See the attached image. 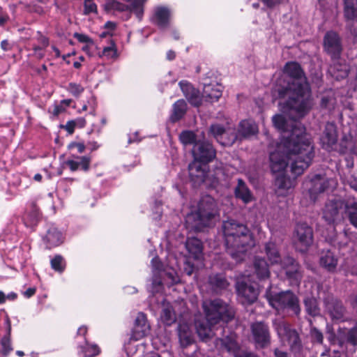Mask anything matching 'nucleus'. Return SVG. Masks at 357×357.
I'll use <instances>...</instances> for the list:
<instances>
[{
	"mask_svg": "<svg viewBox=\"0 0 357 357\" xmlns=\"http://www.w3.org/2000/svg\"><path fill=\"white\" fill-rule=\"evenodd\" d=\"M314 156V149L310 136L296 123L290 135L269 155L270 167L273 173H280L289 165L296 176L302 174Z\"/></svg>",
	"mask_w": 357,
	"mask_h": 357,
	"instance_id": "f257e3e1",
	"label": "nucleus"
},
{
	"mask_svg": "<svg viewBox=\"0 0 357 357\" xmlns=\"http://www.w3.org/2000/svg\"><path fill=\"white\" fill-rule=\"evenodd\" d=\"M284 73L285 75L276 80L273 96L286 98L282 105L284 111H294L303 117L311 108V89L307 77L301 65L294 61L285 64Z\"/></svg>",
	"mask_w": 357,
	"mask_h": 357,
	"instance_id": "f03ea898",
	"label": "nucleus"
},
{
	"mask_svg": "<svg viewBox=\"0 0 357 357\" xmlns=\"http://www.w3.org/2000/svg\"><path fill=\"white\" fill-rule=\"evenodd\" d=\"M222 230L227 253L236 262L243 261L255 245L253 234L246 225L233 219L224 221Z\"/></svg>",
	"mask_w": 357,
	"mask_h": 357,
	"instance_id": "7ed1b4c3",
	"label": "nucleus"
},
{
	"mask_svg": "<svg viewBox=\"0 0 357 357\" xmlns=\"http://www.w3.org/2000/svg\"><path fill=\"white\" fill-rule=\"evenodd\" d=\"M218 204L210 195L202 197L197 204V209L186 217V223L191 224L192 228L201 230L213 225L219 218Z\"/></svg>",
	"mask_w": 357,
	"mask_h": 357,
	"instance_id": "20e7f679",
	"label": "nucleus"
},
{
	"mask_svg": "<svg viewBox=\"0 0 357 357\" xmlns=\"http://www.w3.org/2000/svg\"><path fill=\"white\" fill-rule=\"evenodd\" d=\"M265 297L269 305L274 308L278 314L299 317L301 307L299 298L291 291H283L275 293L271 291V287L267 288Z\"/></svg>",
	"mask_w": 357,
	"mask_h": 357,
	"instance_id": "39448f33",
	"label": "nucleus"
},
{
	"mask_svg": "<svg viewBox=\"0 0 357 357\" xmlns=\"http://www.w3.org/2000/svg\"><path fill=\"white\" fill-rule=\"evenodd\" d=\"M202 307L206 319L210 325H215L220 321L228 322L234 317L233 307L220 298L204 301Z\"/></svg>",
	"mask_w": 357,
	"mask_h": 357,
	"instance_id": "423d86ee",
	"label": "nucleus"
},
{
	"mask_svg": "<svg viewBox=\"0 0 357 357\" xmlns=\"http://www.w3.org/2000/svg\"><path fill=\"white\" fill-rule=\"evenodd\" d=\"M209 133L223 146H231L238 140L236 128L229 123L211 124L209 127Z\"/></svg>",
	"mask_w": 357,
	"mask_h": 357,
	"instance_id": "0eeeda50",
	"label": "nucleus"
},
{
	"mask_svg": "<svg viewBox=\"0 0 357 357\" xmlns=\"http://www.w3.org/2000/svg\"><path fill=\"white\" fill-rule=\"evenodd\" d=\"M250 332L256 349H263L271 344V334L268 324L257 321L250 324Z\"/></svg>",
	"mask_w": 357,
	"mask_h": 357,
	"instance_id": "6e6552de",
	"label": "nucleus"
},
{
	"mask_svg": "<svg viewBox=\"0 0 357 357\" xmlns=\"http://www.w3.org/2000/svg\"><path fill=\"white\" fill-rule=\"evenodd\" d=\"M323 49L332 61H337L343 52L342 40L335 31H328L323 38Z\"/></svg>",
	"mask_w": 357,
	"mask_h": 357,
	"instance_id": "1a4fd4ad",
	"label": "nucleus"
},
{
	"mask_svg": "<svg viewBox=\"0 0 357 357\" xmlns=\"http://www.w3.org/2000/svg\"><path fill=\"white\" fill-rule=\"evenodd\" d=\"M293 241L301 252H305L313 243V229L306 222L296 225L293 234Z\"/></svg>",
	"mask_w": 357,
	"mask_h": 357,
	"instance_id": "9d476101",
	"label": "nucleus"
},
{
	"mask_svg": "<svg viewBox=\"0 0 357 357\" xmlns=\"http://www.w3.org/2000/svg\"><path fill=\"white\" fill-rule=\"evenodd\" d=\"M308 192L310 199L315 202L319 195L326 192L335 185V181L325 174H314L309 180Z\"/></svg>",
	"mask_w": 357,
	"mask_h": 357,
	"instance_id": "9b49d317",
	"label": "nucleus"
},
{
	"mask_svg": "<svg viewBox=\"0 0 357 357\" xmlns=\"http://www.w3.org/2000/svg\"><path fill=\"white\" fill-rule=\"evenodd\" d=\"M280 264L291 285L299 286L303 278L301 266L299 263L294 258L288 256L282 259Z\"/></svg>",
	"mask_w": 357,
	"mask_h": 357,
	"instance_id": "f8f14e48",
	"label": "nucleus"
},
{
	"mask_svg": "<svg viewBox=\"0 0 357 357\" xmlns=\"http://www.w3.org/2000/svg\"><path fill=\"white\" fill-rule=\"evenodd\" d=\"M346 202L341 199H331L326 202L323 209V218L328 223L340 221L345 211Z\"/></svg>",
	"mask_w": 357,
	"mask_h": 357,
	"instance_id": "ddd939ff",
	"label": "nucleus"
},
{
	"mask_svg": "<svg viewBox=\"0 0 357 357\" xmlns=\"http://www.w3.org/2000/svg\"><path fill=\"white\" fill-rule=\"evenodd\" d=\"M192 154L194 160L208 164L215 158L216 151L211 143L199 140L194 144Z\"/></svg>",
	"mask_w": 357,
	"mask_h": 357,
	"instance_id": "4468645a",
	"label": "nucleus"
},
{
	"mask_svg": "<svg viewBox=\"0 0 357 357\" xmlns=\"http://www.w3.org/2000/svg\"><path fill=\"white\" fill-rule=\"evenodd\" d=\"M324 305L326 313L333 320L343 319L346 309L342 301L328 294L324 298Z\"/></svg>",
	"mask_w": 357,
	"mask_h": 357,
	"instance_id": "2eb2a0df",
	"label": "nucleus"
},
{
	"mask_svg": "<svg viewBox=\"0 0 357 357\" xmlns=\"http://www.w3.org/2000/svg\"><path fill=\"white\" fill-rule=\"evenodd\" d=\"M321 147L327 151L335 149L337 142V131L335 123L327 122L319 138Z\"/></svg>",
	"mask_w": 357,
	"mask_h": 357,
	"instance_id": "dca6fc26",
	"label": "nucleus"
},
{
	"mask_svg": "<svg viewBox=\"0 0 357 357\" xmlns=\"http://www.w3.org/2000/svg\"><path fill=\"white\" fill-rule=\"evenodd\" d=\"M236 289L238 296L242 298L243 304H252L257 301L259 291L255 285L239 281L236 283Z\"/></svg>",
	"mask_w": 357,
	"mask_h": 357,
	"instance_id": "f3484780",
	"label": "nucleus"
},
{
	"mask_svg": "<svg viewBox=\"0 0 357 357\" xmlns=\"http://www.w3.org/2000/svg\"><path fill=\"white\" fill-rule=\"evenodd\" d=\"M208 164L194 160L188 165L189 176L191 181L197 185L206 181Z\"/></svg>",
	"mask_w": 357,
	"mask_h": 357,
	"instance_id": "a211bd4d",
	"label": "nucleus"
},
{
	"mask_svg": "<svg viewBox=\"0 0 357 357\" xmlns=\"http://www.w3.org/2000/svg\"><path fill=\"white\" fill-rule=\"evenodd\" d=\"M176 331L178 341L182 348H186L194 343V335L190 324L185 321H179Z\"/></svg>",
	"mask_w": 357,
	"mask_h": 357,
	"instance_id": "6ab92c4d",
	"label": "nucleus"
},
{
	"mask_svg": "<svg viewBox=\"0 0 357 357\" xmlns=\"http://www.w3.org/2000/svg\"><path fill=\"white\" fill-rule=\"evenodd\" d=\"M171 11L166 6H158L155 8L153 23L160 29L164 30L169 26Z\"/></svg>",
	"mask_w": 357,
	"mask_h": 357,
	"instance_id": "aec40b11",
	"label": "nucleus"
},
{
	"mask_svg": "<svg viewBox=\"0 0 357 357\" xmlns=\"http://www.w3.org/2000/svg\"><path fill=\"white\" fill-rule=\"evenodd\" d=\"M336 340L340 346L349 344L353 346L357 345V322L354 327L349 330L340 328L337 331Z\"/></svg>",
	"mask_w": 357,
	"mask_h": 357,
	"instance_id": "412c9836",
	"label": "nucleus"
},
{
	"mask_svg": "<svg viewBox=\"0 0 357 357\" xmlns=\"http://www.w3.org/2000/svg\"><path fill=\"white\" fill-rule=\"evenodd\" d=\"M238 140L250 137L256 135L258 132L257 124L251 120H242L236 130Z\"/></svg>",
	"mask_w": 357,
	"mask_h": 357,
	"instance_id": "4be33fe9",
	"label": "nucleus"
},
{
	"mask_svg": "<svg viewBox=\"0 0 357 357\" xmlns=\"http://www.w3.org/2000/svg\"><path fill=\"white\" fill-rule=\"evenodd\" d=\"M225 178V174L221 166L215 167L211 169H208V168L206 175V181H204V183L208 187L215 188Z\"/></svg>",
	"mask_w": 357,
	"mask_h": 357,
	"instance_id": "5701e85b",
	"label": "nucleus"
},
{
	"mask_svg": "<svg viewBox=\"0 0 357 357\" xmlns=\"http://www.w3.org/2000/svg\"><path fill=\"white\" fill-rule=\"evenodd\" d=\"M338 259L330 250H323L319 258L320 266L328 272L334 273L336 271Z\"/></svg>",
	"mask_w": 357,
	"mask_h": 357,
	"instance_id": "b1692460",
	"label": "nucleus"
},
{
	"mask_svg": "<svg viewBox=\"0 0 357 357\" xmlns=\"http://www.w3.org/2000/svg\"><path fill=\"white\" fill-rule=\"evenodd\" d=\"M222 96L221 86L212 83L204 82L202 98L206 101L215 102Z\"/></svg>",
	"mask_w": 357,
	"mask_h": 357,
	"instance_id": "393cba45",
	"label": "nucleus"
},
{
	"mask_svg": "<svg viewBox=\"0 0 357 357\" xmlns=\"http://www.w3.org/2000/svg\"><path fill=\"white\" fill-rule=\"evenodd\" d=\"M208 283L212 291L217 294L226 289L229 285L225 276L221 273L210 275Z\"/></svg>",
	"mask_w": 357,
	"mask_h": 357,
	"instance_id": "a878e982",
	"label": "nucleus"
},
{
	"mask_svg": "<svg viewBox=\"0 0 357 357\" xmlns=\"http://www.w3.org/2000/svg\"><path fill=\"white\" fill-rule=\"evenodd\" d=\"M185 248L188 253L195 259H200L203 256V244L197 238H188L185 242Z\"/></svg>",
	"mask_w": 357,
	"mask_h": 357,
	"instance_id": "bb28decb",
	"label": "nucleus"
},
{
	"mask_svg": "<svg viewBox=\"0 0 357 357\" xmlns=\"http://www.w3.org/2000/svg\"><path fill=\"white\" fill-rule=\"evenodd\" d=\"M255 273L257 277L260 280L268 279L270 276L269 266L264 258L256 257L253 263Z\"/></svg>",
	"mask_w": 357,
	"mask_h": 357,
	"instance_id": "cd10ccee",
	"label": "nucleus"
},
{
	"mask_svg": "<svg viewBox=\"0 0 357 357\" xmlns=\"http://www.w3.org/2000/svg\"><path fill=\"white\" fill-rule=\"evenodd\" d=\"M220 349L225 350L227 352L232 354L236 357V355L238 354L240 347L236 340V336L234 334L225 336V337L220 339Z\"/></svg>",
	"mask_w": 357,
	"mask_h": 357,
	"instance_id": "c85d7f7f",
	"label": "nucleus"
},
{
	"mask_svg": "<svg viewBox=\"0 0 357 357\" xmlns=\"http://www.w3.org/2000/svg\"><path fill=\"white\" fill-rule=\"evenodd\" d=\"M286 335L291 351L295 354L300 353L302 350L303 345L299 334L296 330L291 328L286 330Z\"/></svg>",
	"mask_w": 357,
	"mask_h": 357,
	"instance_id": "c756f323",
	"label": "nucleus"
},
{
	"mask_svg": "<svg viewBox=\"0 0 357 357\" xmlns=\"http://www.w3.org/2000/svg\"><path fill=\"white\" fill-rule=\"evenodd\" d=\"M188 105L183 99H180L174 102L172 112L169 117L172 123H176L183 119L187 112Z\"/></svg>",
	"mask_w": 357,
	"mask_h": 357,
	"instance_id": "7c9ffc66",
	"label": "nucleus"
},
{
	"mask_svg": "<svg viewBox=\"0 0 357 357\" xmlns=\"http://www.w3.org/2000/svg\"><path fill=\"white\" fill-rule=\"evenodd\" d=\"M265 253L271 264H280L283 259L281 258L278 245L275 243L269 241L265 243Z\"/></svg>",
	"mask_w": 357,
	"mask_h": 357,
	"instance_id": "2f4dec72",
	"label": "nucleus"
},
{
	"mask_svg": "<svg viewBox=\"0 0 357 357\" xmlns=\"http://www.w3.org/2000/svg\"><path fill=\"white\" fill-rule=\"evenodd\" d=\"M234 193L236 198L241 199L245 204L252 200L250 190L241 178L238 180V184L235 188Z\"/></svg>",
	"mask_w": 357,
	"mask_h": 357,
	"instance_id": "473e14b6",
	"label": "nucleus"
},
{
	"mask_svg": "<svg viewBox=\"0 0 357 357\" xmlns=\"http://www.w3.org/2000/svg\"><path fill=\"white\" fill-rule=\"evenodd\" d=\"M138 321H142V326H139L135 321V341L146 336L151 330L150 324H149L146 316L143 312L138 313Z\"/></svg>",
	"mask_w": 357,
	"mask_h": 357,
	"instance_id": "72a5a7b5",
	"label": "nucleus"
},
{
	"mask_svg": "<svg viewBox=\"0 0 357 357\" xmlns=\"http://www.w3.org/2000/svg\"><path fill=\"white\" fill-rule=\"evenodd\" d=\"M344 17L346 21L354 20L357 17V0H342Z\"/></svg>",
	"mask_w": 357,
	"mask_h": 357,
	"instance_id": "f704fd0d",
	"label": "nucleus"
},
{
	"mask_svg": "<svg viewBox=\"0 0 357 357\" xmlns=\"http://www.w3.org/2000/svg\"><path fill=\"white\" fill-rule=\"evenodd\" d=\"M160 319L162 323L166 326H171L176 321V314L172 305L170 303H163Z\"/></svg>",
	"mask_w": 357,
	"mask_h": 357,
	"instance_id": "c9c22d12",
	"label": "nucleus"
},
{
	"mask_svg": "<svg viewBox=\"0 0 357 357\" xmlns=\"http://www.w3.org/2000/svg\"><path fill=\"white\" fill-rule=\"evenodd\" d=\"M306 312L311 317H317L320 314V308L318 301L314 296H307L303 300Z\"/></svg>",
	"mask_w": 357,
	"mask_h": 357,
	"instance_id": "e433bc0d",
	"label": "nucleus"
},
{
	"mask_svg": "<svg viewBox=\"0 0 357 357\" xmlns=\"http://www.w3.org/2000/svg\"><path fill=\"white\" fill-rule=\"evenodd\" d=\"M77 159H79V161L68 160L65 162V165L73 172L77 170L79 167L84 171H87L89 169L91 158L88 156H82L77 158Z\"/></svg>",
	"mask_w": 357,
	"mask_h": 357,
	"instance_id": "4c0bfd02",
	"label": "nucleus"
},
{
	"mask_svg": "<svg viewBox=\"0 0 357 357\" xmlns=\"http://www.w3.org/2000/svg\"><path fill=\"white\" fill-rule=\"evenodd\" d=\"M46 240L50 247L59 245L63 241V236L56 228L50 229L46 235Z\"/></svg>",
	"mask_w": 357,
	"mask_h": 357,
	"instance_id": "58836bf2",
	"label": "nucleus"
},
{
	"mask_svg": "<svg viewBox=\"0 0 357 357\" xmlns=\"http://www.w3.org/2000/svg\"><path fill=\"white\" fill-rule=\"evenodd\" d=\"M344 213L349 222L357 228V202H347Z\"/></svg>",
	"mask_w": 357,
	"mask_h": 357,
	"instance_id": "ea45409f",
	"label": "nucleus"
},
{
	"mask_svg": "<svg viewBox=\"0 0 357 357\" xmlns=\"http://www.w3.org/2000/svg\"><path fill=\"white\" fill-rule=\"evenodd\" d=\"M208 322H205L204 321H195V328L197 331V333L201 340L203 341H206L207 339L210 337L211 328Z\"/></svg>",
	"mask_w": 357,
	"mask_h": 357,
	"instance_id": "a19ab883",
	"label": "nucleus"
},
{
	"mask_svg": "<svg viewBox=\"0 0 357 357\" xmlns=\"http://www.w3.org/2000/svg\"><path fill=\"white\" fill-rule=\"evenodd\" d=\"M104 8L109 13H115L116 12L131 10L132 8L128 6H124L116 0H107L104 5Z\"/></svg>",
	"mask_w": 357,
	"mask_h": 357,
	"instance_id": "79ce46f5",
	"label": "nucleus"
},
{
	"mask_svg": "<svg viewBox=\"0 0 357 357\" xmlns=\"http://www.w3.org/2000/svg\"><path fill=\"white\" fill-rule=\"evenodd\" d=\"M179 140L184 146L193 145L198 142L196 134L191 130H183L179 135Z\"/></svg>",
	"mask_w": 357,
	"mask_h": 357,
	"instance_id": "37998d69",
	"label": "nucleus"
},
{
	"mask_svg": "<svg viewBox=\"0 0 357 357\" xmlns=\"http://www.w3.org/2000/svg\"><path fill=\"white\" fill-rule=\"evenodd\" d=\"M118 51L116 45L113 41L103 48L102 52L100 56L106 58L107 59H116L118 57Z\"/></svg>",
	"mask_w": 357,
	"mask_h": 357,
	"instance_id": "c03bdc74",
	"label": "nucleus"
},
{
	"mask_svg": "<svg viewBox=\"0 0 357 357\" xmlns=\"http://www.w3.org/2000/svg\"><path fill=\"white\" fill-rule=\"evenodd\" d=\"M81 349L84 357H94L100 353V349L96 344H89L87 342L86 347H82Z\"/></svg>",
	"mask_w": 357,
	"mask_h": 357,
	"instance_id": "a18cd8bd",
	"label": "nucleus"
},
{
	"mask_svg": "<svg viewBox=\"0 0 357 357\" xmlns=\"http://www.w3.org/2000/svg\"><path fill=\"white\" fill-rule=\"evenodd\" d=\"M52 268L59 272H62L65 268V262L63 258L60 255L55 256L51 260Z\"/></svg>",
	"mask_w": 357,
	"mask_h": 357,
	"instance_id": "49530a36",
	"label": "nucleus"
},
{
	"mask_svg": "<svg viewBox=\"0 0 357 357\" xmlns=\"http://www.w3.org/2000/svg\"><path fill=\"white\" fill-rule=\"evenodd\" d=\"M273 123L274 126L279 130H286L287 122L284 117L281 114L275 115L273 119Z\"/></svg>",
	"mask_w": 357,
	"mask_h": 357,
	"instance_id": "de8ad7c7",
	"label": "nucleus"
},
{
	"mask_svg": "<svg viewBox=\"0 0 357 357\" xmlns=\"http://www.w3.org/2000/svg\"><path fill=\"white\" fill-rule=\"evenodd\" d=\"M186 98L188 102L195 107H199L202 104L199 91L195 88L194 91H192Z\"/></svg>",
	"mask_w": 357,
	"mask_h": 357,
	"instance_id": "09e8293b",
	"label": "nucleus"
},
{
	"mask_svg": "<svg viewBox=\"0 0 357 357\" xmlns=\"http://www.w3.org/2000/svg\"><path fill=\"white\" fill-rule=\"evenodd\" d=\"M353 146L352 139L350 136L344 135L340 141V152L346 153Z\"/></svg>",
	"mask_w": 357,
	"mask_h": 357,
	"instance_id": "8fccbe9b",
	"label": "nucleus"
},
{
	"mask_svg": "<svg viewBox=\"0 0 357 357\" xmlns=\"http://www.w3.org/2000/svg\"><path fill=\"white\" fill-rule=\"evenodd\" d=\"M275 185L278 189L287 190L289 188V181L283 175H278L275 178Z\"/></svg>",
	"mask_w": 357,
	"mask_h": 357,
	"instance_id": "3c124183",
	"label": "nucleus"
},
{
	"mask_svg": "<svg viewBox=\"0 0 357 357\" xmlns=\"http://www.w3.org/2000/svg\"><path fill=\"white\" fill-rule=\"evenodd\" d=\"M147 0H135V16L139 20H142L144 14V5Z\"/></svg>",
	"mask_w": 357,
	"mask_h": 357,
	"instance_id": "603ef678",
	"label": "nucleus"
},
{
	"mask_svg": "<svg viewBox=\"0 0 357 357\" xmlns=\"http://www.w3.org/2000/svg\"><path fill=\"white\" fill-rule=\"evenodd\" d=\"M84 14L88 15L89 13H97V6L93 1V0H84Z\"/></svg>",
	"mask_w": 357,
	"mask_h": 357,
	"instance_id": "864d4df0",
	"label": "nucleus"
},
{
	"mask_svg": "<svg viewBox=\"0 0 357 357\" xmlns=\"http://www.w3.org/2000/svg\"><path fill=\"white\" fill-rule=\"evenodd\" d=\"M179 86L185 98L188 97L192 91H194V87L187 81H181Z\"/></svg>",
	"mask_w": 357,
	"mask_h": 357,
	"instance_id": "5fc2aeb1",
	"label": "nucleus"
},
{
	"mask_svg": "<svg viewBox=\"0 0 357 357\" xmlns=\"http://www.w3.org/2000/svg\"><path fill=\"white\" fill-rule=\"evenodd\" d=\"M179 86L185 98L188 97L192 91H194V87L187 81H181Z\"/></svg>",
	"mask_w": 357,
	"mask_h": 357,
	"instance_id": "6e6d98bb",
	"label": "nucleus"
},
{
	"mask_svg": "<svg viewBox=\"0 0 357 357\" xmlns=\"http://www.w3.org/2000/svg\"><path fill=\"white\" fill-rule=\"evenodd\" d=\"M68 90L73 96H77L83 92L84 88L80 84L70 83L68 86Z\"/></svg>",
	"mask_w": 357,
	"mask_h": 357,
	"instance_id": "4d7b16f0",
	"label": "nucleus"
},
{
	"mask_svg": "<svg viewBox=\"0 0 357 357\" xmlns=\"http://www.w3.org/2000/svg\"><path fill=\"white\" fill-rule=\"evenodd\" d=\"M311 338L313 341L317 342L319 344H322L324 340V336L322 333L317 328H313L310 332Z\"/></svg>",
	"mask_w": 357,
	"mask_h": 357,
	"instance_id": "13d9d810",
	"label": "nucleus"
},
{
	"mask_svg": "<svg viewBox=\"0 0 357 357\" xmlns=\"http://www.w3.org/2000/svg\"><path fill=\"white\" fill-rule=\"evenodd\" d=\"M132 336L131 335L129 341L124 345V351L122 357H132L133 356V347L132 344Z\"/></svg>",
	"mask_w": 357,
	"mask_h": 357,
	"instance_id": "bf43d9fd",
	"label": "nucleus"
},
{
	"mask_svg": "<svg viewBox=\"0 0 357 357\" xmlns=\"http://www.w3.org/2000/svg\"><path fill=\"white\" fill-rule=\"evenodd\" d=\"M2 352L4 354H8L11 350L10 340L9 337H4L1 340Z\"/></svg>",
	"mask_w": 357,
	"mask_h": 357,
	"instance_id": "052dcab7",
	"label": "nucleus"
},
{
	"mask_svg": "<svg viewBox=\"0 0 357 357\" xmlns=\"http://www.w3.org/2000/svg\"><path fill=\"white\" fill-rule=\"evenodd\" d=\"M346 22H347L346 26L347 30L354 37L357 38V21L351 20Z\"/></svg>",
	"mask_w": 357,
	"mask_h": 357,
	"instance_id": "680f3d73",
	"label": "nucleus"
},
{
	"mask_svg": "<svg viewBox=\"0 0 357 357\" xmlns=\"http://www.w3.org/2000/svg\"><path fill=\"white\" fill-rule=\"evenodd\" d=\"M96 48V47L95 46L93 41H91L87 44H85L82 49L89 56H92L94 53L93 50Z\"/></svg>",
	"mask_w": 357,
	"mask_h": 357,
	"instance_id": "e2e57ef3",
	"label": "nucleus"
},
{
	"mask_svg": "<svg viewBox=\"0 0 357 357\" xmlns=\"http://www.w3.org/2000/svg\"><path fill=\"white\" fill-rule=\"evenodd\" d=\"M68 149L73 150V149H77L78 153H82L85 150V146L83 143L79 142H71L68 146Z\"/></svg>",
	"mask_w": 357,
	"mask_h": 357,
	"instance_id": "0e129e2a",
	"label": "nucleus"
},
{
	"mask_svg": "<svg viewBox=\"0 0 357 357\" xmlns=\"http://www.w3.org/2000/svg\"><path fill=\"white\" fill-rule=\"evenodd\" d=\"M74 38L77 39L79 42L84 43L85 44L93 41V40H91L88 36L78 33H74Z\"/></svg>",
	"mask_w": 357,
	"mask_h": 357,
	"instance_id": "69168bd1",
	"label": "nucleus"
},
{
	"mask_svg": "<svg viewBox=\"0 0 357 357\" xmlns=\"http://www.w3.org/2000/svg\"><path fill=\"white\" fill-rule=\"evenodd\" d=\"M194 269H195L194 265L192 264H191L190 261H186L184 263L183 272L186 275H191L194 271Z\"/></svg>",
	"mask_w": 357,
	"mask_h": 357,
	"instance_id": "338daca9",
	"label": "nucleus"
},
{
	"mask_svg": "<svg viewBox=\"0 0 357 357\" xmlns=\"http://www.w3.org/2000/svg\"><path fill=\"white\" fill-rule=\"evenodd\" d=\"M165 276L171 280L172 284H176L179 282V278L174 271L166 272Z\"/></svg>",
	"mask_w": 357,
	"mask_h": 357,
	"instance_id": "774afa93",
	"label": "nucleus"
}]
</instances>
